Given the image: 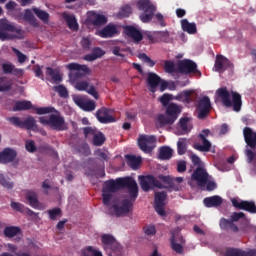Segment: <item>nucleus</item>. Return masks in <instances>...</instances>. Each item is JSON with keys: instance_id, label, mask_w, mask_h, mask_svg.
Masks as SVG:
<instances>
[{"instance_id": "f257e3e1", "label": "nucleus", "mask_w": 256, "mask_h": 256, "mask_svg": "<svg viewBox=\"0 0 256 256\" xmlns=\"http://www.w3.org/2000/svg\"><path fill=\"white\" fill-rule=\"evenodd\" d=\"M140 187L145 192L151 191V189H172L173 191H179V183H183V177L173 178L171 176H165L159 174L157 178L153 175L139 176ZM178 183V184H175Z\"/></svg>"}, {"instance_id": "f03ea898", "label": "nucleus", "mask_w": 256, "mask_h": 256, "mask_svg": "<svg viewBox=\"0 0 256 256\" xmlns=\"http://www.w3.org/2000/svg\"><path fill=\"white\" fill-rule=\"evenodd\" d=\"M120 189H128V195L132 201H137L139 197V186L135 179L131 177L117 178L116 180H108L104 183L102 191L117 193Z\"/></svg>"}, {"instance_id": "7ed1b4c3", "label": "nucleus", "mask_w": 256, "mask_h": 256, "mask_svg": "<svg viewBox=\"0 0 256 256\" xmlns=\"http://www.w3.org/2000/svg\"><path fill=\"white\" fill-rule=\"evenodd\" d=\"M66 67L69 71H76L69 74V79L71 83L74 84L76 91H87L89 88V81L78 79H83L85 75H89V73H91V69H89V67L85 64L81 65L75 62L67 64Z\"/></svg>"}, {"instance_id": "20e7f679", "label": "nucleus", "mask_w": 256, "mask_h": 256, "mask_svg": "<svg viewBox=\"0 0 256 256\" xmlns=\"http://www.w3.org/2000/svg\"><path fill=\"white\" fill-rule=\"evenodd\" d=\"M216 94L220 99H222L224 107H233V110L236 111V113L241 111V105H243V102L241 101V94L232 92V101L231 94L229 93V90H227V87L219 88L216 91Z\"/></svg>"}, {"instance_id": "39448f33", "label": "nucleus", "mask_w": 256, "mask_h": 256, "mask_svg": "<svg viewBox=\"0 0 256 256\" xmlns=\"http://www.w3.org/2000/svg\"><path fill=\"white\" fill-rule=\"evenodd\" d=\"M23 30L9 23L7 20H0V41H13L22 39Z\"/></svg>"}, {"instance_id": "423d86ee", "label": "nucleus", "mask_w": 256, "mask_h": 256, "mask_svg": "<svg viewBox=\"0 0 256 256\" xmlns=\"http://www.w3.org/2000/svg\"><path fill=\"white\" fill-rule=\"evenodd\" d=\"M243 137L247 147H249L245 150L248 163H253L256 158V152H254L256 149V132L250 127H245L243 129Z\"/></svg>"}, {"instance_id": "0eeeda50", "label": "nucleus", "mask_w": 256, "mask_h": 256, "mask_svg": "<svg viewBox=\"0 0 256 256\" xmlns=\"http://www.w3.org/2000/svg\"><path fill=\"white\" fill-rule=\"evenodd\" d=\"M41 125H47L54 131H67V123L65 117L57 114H51L49 118L42 116L39 118Z\"/></svg>"}, {"instance_id": "6e6552de", "label": "nucleus", "mask_w": 256, "mask_h": 256, "mask_svg": "<svg viewBox=\"0 0 256 256\" xmlns=\"http://www.w3.org/2000/svg\"><path fill=\"white\" fill-rule=\"evenodd\" d=\"M137 7L139 11H143L140 15L142 23H151L153 17H155V11H157L155 5L151 3V0H139L137 2Z\"/></svg>"}, {"instance_id": "1a4fd4ad", "label": "nucleus", "mask_w": 256, "mask_h": 256, "mask_svg": "<svg viewBox=\"0 0 256 256\" xmlns=\"http://www.w3.org/2000/svg\"><path fill=\"white\" fill-rule=\"evenodd\" d=\"M29 109H35L37 115H47V113L55 112V108L53 107L35 108L31 101L27 100L17 101L14 105L13 111H29Z\"/></svg>"}, {"instance_id": "9d476101", "label": "nucleus", "mask_w": 256, "mask_h": 256, "mask_svg": "<svg viewBox=\"0 0 256 256\" xmlns=\"http://www.w3.org/2000/svg\"><path fill=\"white\" fill-rule=\"evenodd\" d=\"M7 121H9L11 125H14V127H19V129H28L32 131L37 129V121L33 116H29L24 121H22L20 117L13 116L7 118Z\"/></svg>"}, {"instance_id": "9b49d317", "label": "nucleus", "mask_w": 256, "mask_h": 256, "mask_svg": "<svg viewBox=\"0 0 256 256\" xmlns=\"http://www.w3.org/2000/svg\"><path fill=\"white\" fill-rule=\"evenodd\" d=\"M231 203L235 209H239L241 211H247V213H251V215H255L256 213V204L255 201L251 200H241L238 198H232Z\"/></svg>"}, {"instance_id": "f8f14e48", "label": "nucleus", "mask_w": 256, "mask_h": 256, "mask_svg": "<svg viewBox=\"0 0 256 256\" xmlns=\"http://www.w3.org/2000/svg\"><path fill=\"white\" fill-rule=\"evenodd\" d=\"M211 134V130L204 129L201 131V133L198 135V138L202 142V144L195 143L193 147L196 149V151H200L201 153H209L211 151V142L207 140V137H209Z\"/></svg>"}, {"instance_id": "ddd939ff", "label": "nucleus", "mask_w": 256, "mask_h": 256, "mask_svg": "<svg viewBox=\"0 0 256 256\" xmlns=\"http://www.w3.org/2000/svg\"><path fill=\"white\" fill-rule=\"evenodd\" d=\"M156 142L157 138L155 136L140 135L138 138V147H140L141 151L144 153H151V151L155 149Z\"/></svg>"}, {"instance_id": "4468645a", "label": "nucleus", "mask_w": 256, "mask_h": 256, "mask_svg": "<svg viewBox=\"0 0 256 256\" xmlns=\"http://www.w3.org/2000/svg\"><path fill=\"white\" fill-rule=\"evenodd\" d=\"M177 67L178 73H182L184 75H189L191 73H199V75H201V72L197 70V63H195L193 60H180L177 63Z\"/></svg>"}, {"instance_id": "2eb2a0df", "label": "nucleus", "mask_w": 256, "mask_h": 256, "mask_svg": "<svg viewBox=\"0 0 256 256\" xmlns=\"http://www.w3.org/2000/svg\"><path fill=\"white\" fill-rule=\"evenodd\" d=\"M196 109L198 111V119L207 118V116L211 112V99H209L208 96L200 98Z\"/></svg>"}, {"instance_id": "dca6fc26", "label": "nucleus", "mask_w": 256, "mask_h": 256, "mask_svg": "<svg viewBox=\"0 0 256 256\" xmlns=\"http://www.w3.org/2000/svg\"><path fill=\"white\" fill-rule=\"evenodd\" d=\"M113 110L102 107L96 111V119H98L99 123L107 125L108 123H115L117 120L113 115Z\"/></svg>"}, {"instance_id": "f3484780", "label": "nucleus", "mask_w": 256, "mask_h": 256, "mask_svg": "<svg viewBox=\"0 0 256 256\" xmlns=\"http://www.w3.org/2000/svg\"><path fill=\"white\" fill-rule=\"evenodd\" d=\"M192 181H196L199 187H205L207 181H209V173L205 168L199 166L192 173Z\"/></svg>"}, {"instance_id": "a211bd4d", "label": "nucleus", "mask_w": 256, "mask_h": 256, "mask_svg": "<svg viewBox=\"0 0 256 256\" xmlns=\"http://www.w3.org/2000/svg\"><path fill=\"white\" fill-rule=\"evenodd\" d=\"M133 203H135V200H132L131 198L129 199H124L121 203V206L114 204L112 206V209L116 215V217H122V215H127L129 211H131V207H133Z\"/></svg>"}, {"instance_id": "6ab92c4d", "label": "nucleus", "mask_w": 256, "mask_h": 256, "mask_svg": "<svg viewBox=\"0 0 256 256\" xmlns=\"http://www.w3.org/2000/svg\"><path fill=\"white\" fill-rule=\"evenodd\" d=\"M17 159V150L6 147L0 151V165H9Z\"/></svg>"}, {"instance_id": "aec40b11", "label": "nucleus", "mask_w": 256, "mask_h": 256, "mask_svg": "<svg viewBox=\"0 0 256 256\" xmlns=\"http://www.w3.org/2000/svg\"><path fill=\"white\" fill-rule=\"evenodd\" d=\"M101 241L105 247L111 249L114 253H121V244L117 242L115 237L111 234H103L101 236Z\"/></svg>"}, {"instance_id": "412c9836", "label": "nucleus", "mask_w": 256, "mask_h": 256, "mask_svg": "<svg viewBox=\"0 0 256 256\" xmlns=\"http://www.w3.org/2000/svg\"><path fill=\"white\" fill-rule=\"evenodd\" d=\"M183 245H185V238H183V236L176 237L175 233H172L170 237V247L172 251L177 253V255H183V253H185Z\"/></svg>"}, {"instance_id": "4be33fe9", "label": "nucleus", "mask_w": 256, "mask_h": 256, "mask_svg": "<svg viewBox=\"0 0 256 256\" xmlns=\"http://www.w3.org/2000/svg\"><path fill=\"white\" fill-rule=\"evenodd\" d=\"M231 67H233V64L225 56L223 55L216 56L214 69L215 71H217V73H223V71H227V69Z\"/></svg>"}, {"instance_id": "5701e85b", "label": "nucleus", "mask_w": 256, "mask_h": 256, "mask_svg": "<svg viewBox=\"0 0 256 256\" xmlns=\"http://www.w3.org/2000/svg\"><path fill=\"white\" fill-rule=\"evenodd\" d=\"M97 35L102 39H111V37H115V35H119V30L117 29V25L108 24L106 27L99 30Z\"/></svg>"}, {"instance_id": "b1692460", "label": "nucleus", "mask_w": 256, "mask_h": 256, "mask_svg": "<svg viewBox=\"0 0 256 256\" xmlns=\"http://www.w3.org/2000/svg\"><path fill=\"white\" fill-rule=\"evenodd\" d=\"M74 103L80 107L83 111H95V101L93 100H85L81 97L74 98Z\"/></svg>"}, {"instance_id": "393cba45", "label": "nucleus", "mask_w": 256, "mask_h": 256, "mask_svg": "<svg viewBox=\"0 0 256 256\" xmlns=\"http://www.w3.org/2000/svg\"><path fill=\"white\" fill-rule=\"evenodd\" d=\"M124 31L127 37H131L135 43H141V41H143V33L135 26H126Z\"/></svg>"}, {"instance_id": "a878e982", "label": "nucleus", "mask_w": 256, "mask_h": 256, "mask_svg": "<svg viewBox=\"0 0 256 256\" xmlns=\"http://www.w3.org/2000/svg\"><path fill=\"white\" fill-rule=\"evenodd\" d=\"M102 202L103 205L109 207V205H116L119 203V197L115 195V192H108L107 190H102Z\"/></svg>"}, {"instance_id": "bb28decb", "label": "nucleus", "mask_w": 256, "mask_h": 256, "mask_svg": "<svg viewBox=\"0 0 256 256\" xmlns=\"http://www.w3.org/2000/svg\"><path fill=\"white\" fill-rule=\"evenodd\" d=\"M177 101H183V103H195L197 101V94L191 90L180 92L176 95Z\"/></svg>"}, {"instance_id": "cd10ccee", "label": "nucleus", "mask_w": 256, "mask_h": 256, "mask_svg": "<svg viewBox=\"0 0 256 256\" xmlns=\"http://www.w3.org/2000/svg\"><path fill=\"white\" fill-rule=\"evenodd\" d=\"M147 83L150 87V91L152 93H155V90L161 84V77H159V75H157L154 72H149L148 73V78H147Z\"/></svg>"}, {"instance_id": "c85d7f7f", "label": "nucleus", "mask_w": 256, "mask_h": 256, "mask_svg": "<svg viewBox=\"0 0 256 256\" xmlns=\"http://www.w3.org/2000/svg\"><path fill=\"white\" fill-rule=\"evenodd\" d=\"M205 207H221L223 205V198L219 195H214L210 197H206L203 200Z\"/></svg>"}, {"instance_id": "c756f323", "label": "nucleus", "mask_w": 256, "mask_h": 256, "mask_svg": "<svg viewBox=\"0 0 256 256\" xmlns=\"http://www.w3.org/2000/svg\"><path fill=\"white\" fill-rule=\"evenodd\" d=\"M3 235L7 239H13L17 235H23V230L19 226H6L3 230Z\"/></svg>"}, {"instance_id": "7c9ffc66", "label": "nucleus", "mask_w": 256, "mask_h": 256, "mask_svg": "<svg viewBox=\"0 0 256 256\" xmlns=\"http://www.w3.org/2000/svg\"><path fill=\"white\" fill-rule=\"evenodd\" d=\"M25 198L29 202L30 207L33 209H41V203L37 198V192L28 190L25 194Z\"/></svg>"}, {"instance_id": "2f4dec72", "label": "nucleus", "mask_w": 256, "mask_h": 256, "mask_svg": "<svg viewBox=\"0 0 256 256\" xmlns=\"http://www.w3.org/2000/svg\"><path fill=\"white\" fill-rule=\"evenodd\" d=\"M225 256H256V250L244 251L239 248H229Z\"/></svg>"}, {"instance_id": "473e14b6", "label": "nucleus", "mask_w": 256, "mask_h": 256, "mask_svg": "<svg viewBox=\"0 0 256 256\" xmlns=\"http://www.w3.org/2000/svg\"><path fill=\"white\" fill-rule=\"evenodd\" d=\"M180 113H181V106L175 103H170L166 107V115H169L173 121H177V118L179 117Z\"/></svg>"}, {"instance_id": "72a5a7b5", "label": "nucleus", "mask_w": 256, "mask_h": 256, "mask_svg": "<svg viewBox=\"0 0 256 256\" xmlns=\"http://www.w3.org/2000/svg\"><path fill=\"white\" fill-rule=\"evenodd\" d=\"M105 55V51L99 47H94L92 49L91 54H87L84 56V61H97V59H101Z\"/></svg>"}, {"instance_id": "f704fd0d", "label": "nucleus", "mask_w": 256, "mask_h": 256, "mask_svg": "<svg viewBox=\"0 0 256 256\" xmlns=\"http://www.w3.org/2000/svg\"><path fill=\"white\" fill-rule=\"evenodd\" d=\"M220 229L223 231H227L228 229H231L233 233H238L239 232V227L232 221H229L226 218H222L220 220Z\"/></svg>"}, {"instance_id": "c9c22d12", "label": "nucleus", "mask_w": 256, "mask_h": 256, "mask_svg": "<svg viewBox=\"0 0 256 256\" xmlns=\"http://www.w3.org/2000/svg\"><path fill=\"white\" fill-rule=\"evenodd\" d=\"M181 27L182 30L189 33V35H195V33H197V25L195 23H190L187 19L181 20Z\"/></svg>"}, {"instance_id": "e433bc0d", "label": "nucleus", "mask_w": 256, "mask_h": 256, "mask_svg": "<svg viewBox=\"0 0 256 256\" xmlns=\"http://www.w3.org/2000/svg\"><path fill=\"white\" fill-rule=\"evenodd\" d=\"M63 19L66 21L69 29H72L73 31H77L79 29V24L77 23L75 15L64 13Z\"/></svg>"}, {"instance_id": "4c0bfd02", "label": "nucleus", "mask_w": 256, "mask_h": 256, "mask_svg": "<svg viewBox=\"0 0 256 256\" xmlns=\"http://www.w3.org/2000/svg\"><path fill=\"white\" fill-rule=\"evenodd\" d=\"M125 158L127 165L131 167V169H139V166L141 165V157L128 154L125 156Z\"/></svg>"}, {"instance_id": "58836bf2", "label": "nucleus", "mask_w": 256, "mask_h": 256, "mask_svg": "<svg viewBox=\"0 0 256 256\" xmlns=\"http://www.w3.org/2000/svg\"><path fill=\"white\" fill-rule=\"evenodd\" d=\"M172 157H173V149H171L169 146H164L160 148L159 159H161V161H167Z\"/></svg>"}, {"instance_id": "ea45409f", "label": "nucleus", "mask_w": 256, "mask_h": 256, "mask_svg": "<svg viewBox=\"0 0 256 256\" xmlns=\"http://www.w3.org/2000/svg\"><path fill=\"white\" fill-rule=\"evenodd\" d=\"M24 21H27L32 27H39V22L37 21V18H35V15H33V12H31V9L25 10Z\"/></svg>"}, {"instance_id": "a19ab883", "label": "nucleus", "mask_w": 256, "mask_h": 256, "mask_svg": "<svg viewBox=\"0 0 256 256\" xmlns=\"http://www.w3.org/2000/svg\"><path fill=\"white\" fill-rule=\"evenodd\" d=\"M46 75L47 77H51L54 83H61V81H63L61 74H59V72L56 69H53L51 67L46 68Z\"/></svg>"}, {"instance_id": "79ce46f5", "label": "nucleus", "mask_w": 256, "mask_h": 256, "mask_svg": "<svg viewBox=\"0 0 256 256\" xmlns=\"http://www.w3.org/2000/svg\"><path fill=\"white\" fill-rule=\"evenodd\" d=\"M33 13L40 19V21H43L44 23H49V13L45 10H41L37 7L32 8Z\"/></svg>"}, {"instance_id": "37998d69", "label": "nucleus", "mask_w": 256, "mask_h": 256, "mask_svg": "<svg viewBox=\"0 0 256 256\" xmlns=\"http://www.w3.org/2000/svg\"><path fill=\"white\" fill-rule=\"evenodd\" d=\"M92 25H94V27H99L101 25H105L107 23V17H105V15H101V14H94L93 18L90 20Z\"/></svg>"}, {"instance_id": "c03bdc74", "label": "nucleus", "mask_w": 256, "mask_h": 256, "mask_svg": "<svg viewBox=\"0 0 256 256\" xmlns=\"http://www.w3.org/2000/svg\"><path fill=\"white\" fill-rule=\"evenodd\" d=\"M164 71L165 73H179V66L175 67V62L171 60L164 61Z\"/></svg>"}, {"instance_id": "a18cd8bd", "label": "nucleus", "mask_w": 256, "mask_h": 256, "mask_svg": "<svg viewBox=\"0 0 256 256\" xmlns=\"http://www.w3.org/2000/svg\"><path fill=\"white\" fill-rule=\"evenodd\" d=\"M105 141H106L105 134L99 131L93 136V139H92V143L95 147H101L103 143H105Z\"/></svg>"}, {"instance_id": "49530a36", "label": "nucleus", "mask_w": 256, "mask_h": 256, "mask_svg": "<svg viewBox=\"0 0 256 256\" xmlns=\"http://www.w3.org/2000/svg\"><path fill=\"white\" fill-rule=\"evenodd\" d=\"M158 123L163 127L165 125H173L175 120H173L169 115L159 114L157 118Z\"/></svg>"}, {"instance_id": "de8ad7c7", "label": "nucleus", "mask_w": 256, "mask_h": 256, "mask_svg": "<svg viewBox=\"0 0 256 256\" xmlns=\"http://www.w3.org/2000/svg\"><path fill=\"white\" fill-rule=\"evenodd\" d=\"M12 84L9 82L7 77H0V93H5L7 91H11Z\"/></svg>"}, {"instance_id": "09e8293b", "label": "nucleus", "mask_w": 256, "mask_h": 256, "mask_svg": "<svg viewBox=\"0 0 256 256\" xmlns=\"http://www.w3.org/2000/svg\"><path fill=\"white\" fill-rule=\"evenodd\" d=\"M77 151L80 152L81 155H84V157H89V155H91V148L89 147V144L85 142L77 146Z\"/></svg>"}, {"instance_id": "8fccbe9b", "label": "nucleus", "mask_w": 256, "mask_h": 256, "mask_svg": "<svg viewBox=\"0 0 256 256\" xmlns=\"http://www.w3.org/2000/svg\"><path fill=\"white\" fill-rule=\"evenodd\" d=\"M48 215H49V219H51V221H57L58 217H61L62 211L61 208H53L47 211Z\"/></svg>"}, {"instance_id": "3c124183", "label": "nucleus", "mask_w": 256, "mask_h": 256, "mask_svg": "<svg viewBox=\"0 0 256 256\" xmlns=\"http://www.w3.org/2000/svg\"><path fill=\"white\" fill-rule=\"evenodd\" d=\"M179 127L184 133H189V118L183 117L179 120Z\"/></svg>"}, {"instance_id": "603ef678", "label": "nucleus", "mask_w": 256, "mask_h": 256, "mask_svg": "<svg viewBox=\"0 0 256 256\" xmlns=\"http://www.w3.org/2000/svg\"><path fill=\"white\" fill-rule=\"evenodd\" d=\"M131 13H133V9L131 8V5L126 4L122 6V8L120 9L119 16L125 18V17H129Z\"/></svg>"}, {"instance_id": "864d4df0", "label": "nucleus", "mask_w": 256, "mask_h": 256, "mask_svg": "<svg viewBox=\"0 0 256 256\" xmlns=\"http://www.w3.org/2000/svg\"><path fill=\"white\" fill-rule=\"evenodd\" d=\"M138 59L142 60L143 63H147L148 67H155V61L151 57L147 56L145 53H140Z\"/></svg>"}, {"instance_id": "5fc2aeb1", "label": "nucleus", "mask_w": 256, "mask_h": 256, "mask_svg": "<svg viewBox=\"0 0 256 256\" xmlns=\"http://www.w3.org/2000/svg\"><path fill=\"white\" fill-rule=\"evenodd\" d=\"M245 217L246 215L244 212H233L228 221H231L232 223H237V221L245 219Z\"/></svg>"}, {"instance_id": "6e6d98bb", "label": "nucleus", "mask_w": 256, "mask_h": 256, "mask_svg": "<svg viewBox=\"0 0 256 256\" xmlns=\"http://www.w3.org/2000/svg\"><path fill=\"white\" fill-rule=\"evenodd\" d=\"M55 91L62 97L63 99H67L69 97V92L67 91V88L63 85H58L55 87Z\"/></svg>"}, {"instance_id": "4d7b16f0", "label": "nucleus", "mask_w": 256, "mask_h": 256, "mask_svg": "<svg viewBox=\"0 0 256 256\" xmlns=\"http://www.w3.org/2000/svg\"><path fill=\"white\" fill-rule=\"evenodd\" d=\"M167 199V192H157L155 194L154 203L165 204V200Z\"/></svg>"}, {"instance_id": "13d9d810", "label": "nucleus", "mask_w": 256, "mask_h": 256, "mask_svg": "<svg viewBox=\"0 0 256 256\" xmlns=\"http://www.w3.org/2000/svg\"><path fill=\"white\" fill-rule=\"evenodd\" d=\"M154 209L156 213L160 215V217H165V215H167V213L165 212V204L154 203Z\"/></svg>"}, {"instance_id": "bf43d9fd", "label": "nucleus", "mask_w": 256, "mask_h": 256, "mask_svg": "<svg viewBox=\"0 0 256 256\" xmlns=\"http://www.w3.org/2000/svg\"><path fill=\"white\" fill-rule=\"evenodd\" d=\"M97 132H98L97 129H95L93 127H84L83 128V133H84L85 139H89V137H93Z\"/></svg>"}, {"instance_id": "052dcab7", "label": "nucleus", "mask_w": 256, "mask_h": 256, "mask_svg": "<svg viewBox=\"0 0 256 256\" xmlns=\"http://www.w3.org/2000/svg\"><path fill=\"white\" fill-rule=\"evenodd\" d=\"M0 185L6 189H13V182H9V180L3 174H0Z\"/></svg>"}, {"instance_id": "680f3d73", "label": "nucleus", "mask_w": 256, "mask_h": 256, "mask_svg": "<svg viewBox=\"0 0 256 256\" xmlns=\"http://www.w3.org/2000/svg\"><path fill=\"white\" fill-rule=\"evenodd\" d=\"M25 149L28 153H35L37 151V146L35 145V141L27 140L25 143Z\"/></svg>"}, {"instance_id": "e2e57ef3", "label": "nucleus", "mask_w": 256, "mask_h": 256, "mask_svg": "<svg viewBox=\"0 0 256 256\" xmlns=\"http://www.w3.org/2000/svg\"><path fill=\"white\" fill-rule=\"evenodd\" d=\"M10 207L13 209V211H18V213H23V211H25V205L19 202L12 201Z\"/></svg>"}, {"instance_id": "0e129e2a", "label": "nucleus", "mask_w": 256, "mask_h": 256, "mask_svg": "<svg viewBox=\"0 0 256 256\" xmlns=\"http://www.w3.org/2000/svg\"><path fill=\"white\" fill-rule=\"evenodd\" d=\"M156 35H158L161 39V41H163V43H169V31L165 30V31H157L155 32Z\"/></svg>"}, {"instance_id": "69168bd1", "label": "nucleus", "mask_w": 256, "mask_h": 256, "mask_svg": "<svg viewBox=\"0 0 256 256\" xmlns=\"http://www.w3.org/2000/svg\"><path fill=\"white\" fill-rule=\"evenodd\" d=\"M178 155H185L187 153V144L184 141L177 142Z\"/></svg>"}, {"instance_id": "338daca9", "label": "nucleus", "mask_w": 256, "mask_h": 256, "mask_svg": "<svg viewBox=\"0 0 256 256\" xmlns=\"http://www.w3.org/2000/svg\"><path fill=\"white\" fill-rule=\"evenodd\" d=\"M14 67H15V65H13L12 63H3L2 64L3 73L5 75H11V73H13Z\"/></svg>"}, {"instance_id": "774afa93", "label": "nucleus", "mask_w": 256, "mask_h": 256, "mask_svg": "<svg viewBox=\"0 0 256 256\" xmlns=\"http://www.w3.org/2000/svg\"><path fill=\"white\" fill-rule=\"evenodd\" d=\"M143 231L145 235H148L149 237L155 235L157 233V229L153 225H148L143 228Z\"/></svg>"}]
</instances>
